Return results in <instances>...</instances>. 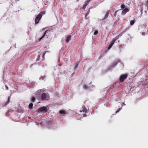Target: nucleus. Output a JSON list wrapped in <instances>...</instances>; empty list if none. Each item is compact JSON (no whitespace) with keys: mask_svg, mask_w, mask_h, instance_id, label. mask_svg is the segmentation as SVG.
<instances>
[{"mask_svg":"<svg viewBox=\"0 0 148 148\" xmlns=\"http://www.w3.org/2000/svg\"><path fill=\"white\" fill-rule=\"evenodd\" d=\"M110 12V10H108L107 12L106 13V14L105 15V17L106 18L107 17H108V14H109Z\"/></svg>","mask_w":148,"mask_h":148,"instance_id":"4468645a","label":"nucleus"},{"mask_svg":"<svg viewBox=\"0 0 148 148\" xmlns=\"http://www.w3.org/2000/svg\"><path fill=\"white\" fill-rule=\"evenodd\" d=\"M135 22L134 21L131 20L130 21V25H133Z\"/></svg>","mask_w":148,"mask_h":148,"instance_id":"2eb2a0df","label":"nucleus"},{"mask_svg":"<svg viewBox=\"0 0 148 148\" xmlns=\"http://www.w3.org/2000/svg\"><path fill=\"white\" fill-rule=\"evenodd\" d=\"M146 33L145 32H142V34L143 36H145V35Z\"/></svg>","mask_w":148,"mask_h":148,"instance_id":"b1692460","label":"nucleus"},{"mask_svg":"<svg viewBox=\"0 0 148 148\" xmlns=\"http://www.w3.org/2000/svg\"><path fill=\"white\" fill-rule=\"evenodd\" d=\"M44 90L42 89L38 90L36 92V97L38 98L41 97L42 100H48L47 99V94L44 93Z\"/></svg>","mask_w":148,"mask_h":148,"instance_id":"f257e3e1","label":"nucleus"},{"mask_svg":"<svg viewBox=\"0 0 148 148\" xmlns=\"http://www.w3.org/2000/svg\"><path fill=\"white\" fill-rule=\"evenodd\" d=\"M87 5V4H86L84 5V7H83V8L84 9L85 8H86V6Z\"/></svg>","mask_w":148,"mask_h":148,"instance_id":"4be33fe9","label":"nucleus"},{"mask_svg":"<svg viewBox=\"0 0 148 148\" xmlns=\"http://www.w3.org/2000/svg\"><path fill=\"white\" fill-rule=\"evenodd\" d=\"M87 116V115L85 113L84 114H83V116L84 117L86 116Z\"/></svg>","mask_w":148,"mask_h":148,"instance_id":"bb28decb","label":"nucleus"},{"mask_svg":"<svg viewBox=\"0 0 148 148\" xmlns=\"http://www.w3.org/2000/svg\"><path fill=\"white\" fill-rule=\"evenodd\" d=\"M47 30L44 31L43 29H42L40 32L39 34L40 37L38 38V40L40 41L45 36L46 34Z\"/></svg>","mask_w":148,"mask_h":148,"instance_id":"7ed1b4c3","label":"nucleus"},{"mask_svg":"<svg viewBox=\"0 0 148 148\" xmlns=\"http://www.w3.org/2000/svg\"><path fill=\"white\" fill-rule=\"evenodd\" d=\"M10 97H9L8 98V101L6 102L5 104V105L6 106L9 103L10 101Z\"/></svg>","mask_w":148,"mask_h":148,"instance_id":"9b49d317","label":"nucleus"},{"mask_svg":"<svg viewBox=\"0 0 148 148\" xmlns=\"http://www.w3.org/2000/svg\"><path fill=\"white\" fill-rule=\"evenodd\" d=\"M118 63V62H116V65Z\"/></svg>","mask_w":148,"mask_h":148,"instance_id":"2f4dec72","label":"nucleus"},{"mask_svg":"<svg viewBox=\"0 0 148 148\" xmlns=\"http://www.w3.org/2000/svg\"><path fill=\"white\" fill-rule=\"evenodd\" d=\"M125 7V6L124 4H122L121 6V7L122 8V9H124Z\"/></svg>","mask_w":148,"mask_h":148,"instance_id":"dca6fc26","label":"nucleus"},{"mask_svg":"<svg viewBox=\"0 0 148 148\" xmlns=\"http://www.w3.org/2000/svg\"><path fill=\"white\" fill-rule=\"evenodd\" d=\"M33 104L32 103H30L29 105V108L30 109L32 110L33 109Z\"/></svg>","mask_w":148,"mask_h":148,"instance_id":"1a4fd4ad","label":"nucleus"},{"mask_svg":"<svg viewBox=\"0 0 148 148\" xmlns=\"http://www.w3.org/2000/svg\"><path fill=\"white\" fill-rule=\"evenodd\" d=\"M98 33V31L97 30H96L94 32V34L95 35H97Z\"/></svg>","mask_w":148,"mask_h":148,"instance_id":"a211bd4d","label":"nucleus"},{"mask_svg":"<svg viewBox=\"0 0 148 148\" xmlns=\"http://www.w3.org/2000/svg\"><path fill=\"white\" fill-rule=\"evenodd\" d=\"M40 56L38 55V58L37 59V61H38L40 60Z\"/></svg>","mask_w":148,"mask_h":148,"instance_id":"412c9836","label":"nucleus"},{"mask_svg":"<svg viewBox=\"0 0 148 148\" xmlns=\"http://www.w3.org/2000/svg\"><path fill=\"white\" fill-rule=\"evenodd\" d=\"M147 32L148 33V30H147Z\"/></svg>","mask_w":148,"mask_h":148,"instance_id":"473e14b6","label":"nucleus"},{"mask_svg":"<svg viewBox=\"0 0 148 148\" xmlns=\"http://www.w3.org/2000/svg\"><path fill=\"white\" fill-rule=\"evenodd\" d=\"M80 112H87V110L86 108L85 107H84L83 108V109L82 110V111L81 110Z\"/></svg>","mask_w":148,"mask_h":148,"instance_id":"9d476101","label":"nucleus"},{"mask_svg":"<svg viewBox=\"0 0 148 148\" xmlns=\"http://www.w3.org/2000/svg\"><path fill=\"white\" fill-rule=\"evenodd\" d=\"M120 110H121V109H120V108H119V109L118 110L119 111H120Z\"/></svg>","mask_w":148,"mask_h":148,"instance_id":"7c9ffc66","label":"nucleus"},{"mask_svg":"<svg viewBox=\"0 0 148 148\" xmlns=\"http://www.w3.org/2000/svg\"><path fill=\"white\" fill-rule=\"evenodd\" d=\"M129 11V9L128 8H125L121 12V14L122 15L125 14Z\"/></svg>","mask_w":148,"mask_h":148,"instance_id":"0eeeda50","label":"nucleus"},{"mask_svg":"<svg viewBox=\"0 0 148 148\" xmlns=\"http://www.w3.org/2000/svg\"><path fill=\"white\" fill-rule=\"evenodd\" d=\"M35 97H32V102H34L35 101Z\"/></svg>","mask_w":148,"mask_h":148,"instance_id":"6ab92c4d","label":"nucleus"},{"mask_svg":"<svg viewBox=\"0 0 148 148\" xmlns=\"http://www.w3.org/2000/svg\"><path fill=\"white\" fill-rule=\"evenodd\" d=\"M45 13V11H42L37 16L35 20V24H38L41 19L42 16Z\"/></svg>","mask_w":148,"mask_h":148,"instance_id":"f03ea898","label":"nucleus"},{"mask_svg":"<svg viewBox=\"0 0 148 148\" xmlns=\"http://www.w3.org/2000/svg\"><path fill=\"white\" fill-rule=\"evenodd\" d=\"M12 110L11 109L8 110V112H6V115L8 116V113L9 112H12Z\"/></svg>","mask_w":148,"mask_h":148,"instance_id":"f3484780","label":"nucleus"},{"mask_svg":"<svg viewBox=\"0 0 148 148\" xmlns=\"http://www.w3.org/2000/svg\"><path fill=\"white\" fill-rule=\"evenodd\" d=\"M89 13H90V10H88V11L86 12V14H85V18L86 19H87L88 18V17H87V16L89 14Z\"/></svg>","mask_w":148,"mask_h":148,"instance_id":"ddd939ff","label":"nucleus"},{"mask_svg":"<svg viewBox=\"0 0 148 148\" xmlns=\"http://www.w3.org/2000/svg\"><path fill=\"white\" fill-rule=\"evenodd\" d=\"M118 38L117 37H115L114 38L111 42L110 43V45H109V47H108V49H110L114 44V43L117 40V39Z\"/></svg>","mask_w":148,"mask_h":148,"instance_id":"39448f33","label":"nucleus"},{"mask_svg":"<svg viewBox=\"0 0 148 148\" xmlns=\"http://www.w3.org/2000/svg\"><path fill=\"white\" fill-rule=\"evenodd\" d=\"M146 6L148 8V0L146 2Z\"/></svg>","mask_w":148,"mask_h":148,"instance_id":"393cba45","label":"nucleus"},{"mask_svg":"<svg viewBox=\"0 0 148 148\" xmlns=\"http://www.w3.org/2000/svg\"><path fill=\"white\" fill-rule=\"evenodd\" d=\"M118 10L116 11L114 14V16H116V14L117 13V12H118Z\"/></svg>","mask_w":148,"mask_h":148,"instance_id":"a878e982","label":"nucleus"},{"mask_svg":"<svg viewBox=\"0 0 148 148\" xmlns=\"http://www.w3.org/2000/svg\"><path fill=\"white\" fill-rule=\"evenodd\" d=\"M59 113L60 114H66V112L64 110H60L59 111Z\"/></svg>","mask_w":148,"mask_h":148,"instance_id":"f8f14e48","label":"nucleus"},{"mask_svg":"<svg viewBox=\"0 0 148 148\" xmlns=\"http://www.w3.org/2000/svg\"><path fill=\"white\" fill-rule=\"evenodd\" d=\"M45 53H46V52L45 53H43L42 56V58H43V60H44L45 59L44 56H45Z\"/></svg>","mask_w":148,"mask_h":148,"instance_id":"aec40b11","label":"nucleus"},{"mask_svg":"<svg viewBox=\"0 0 148 148\" xmlns=\"http://www.w3.org/2000/svg\"><path fill=\"white\" fill-rule=\"evenodd\" d=\"M119 111L117 110L116 112V113H117V112H119Z\"/></svg>","mask_w":148,"mask_h":148,"instance_id":"c756f323","label":"nucleus"},{"mask_svg":"<svg viewBox=\"0 0 148 148\" xmlns=\"http://www.w3.org/2000/svg\"><path fill=\"white\" fill-rule=\"evenodd\" d=\"M39 111L40 112H46L47 110V108L46 107L43 106L39 108L38 109Z\"/></svg>","mask_w":148,"mask_h":148,"instance_id":"423d86ee","label":"nucleus"},{"mask_svg":"<svg viewBox=\"0 0 148 148\" xmlns=\"http://www.w3.org/2000/svg\"><path fill=\"white\" fill-rule=\"evenodd\" d=\"M71 35L68 36L66 38V39L65 40L66 42L67 43L68 42L69 40L71 39Z\"/></svg>","mask_w":148,"mask_h":148,"instance_id":"6e6552de","label":"nucleus"},{"mask_svg":"<svg viewBox=\"0 0 148 148\" xmlns=\"http://www.w3.org/2000/svg\"><path fill=\"white\" fill-rule=\"evenodd\" d=\"M5 87L6 88V89L7 90H8V86L7 85H5Z\"/></svg>","mask_w":148,"mask_h":148,"instance_id":"5701e85b","label":"nucleus"},{"mask_svg":"<svg viewBox=\"0 0 148 148\" xmlns=\"http://www.w3.org/2000/svg\"><path fill=\"white\" fill-rule=\"evenodd\" d=\"M128 76L127 73H125L121 75L119 77V80L120 82H123Z\"/></svg>","mask_w":148,"mask_h":148,"instance_id":"20e7f679","label":"nucleus"},{"mask_svg":"<svg viewBox=\"0 0 148 148\" xmlns=\"http://www.w3.org/2000/svg\"><path fill=\"white\" fill-rule=\"evenodd\" d=\"M41 78H42V79H44V76H41L40 77Z\"/></svg>","mask_w":148,"mask_h":148,"instance_id":"cd10ccee","label":"nucleus"},{"mask_svg":"<svg viewBox=\"0 0 148 148\" xmlns=\"http://www.w3.org/2000/svg\"><path fill=\"white\" fill-rule=\"evenodd\" d=\"M123 105L125 106L126 105L124 103H123Z\"/></svg>","mask_w":148,"mask_h":148,"instance_id":"c85d7f7f","label":"nucleus"}]
</instances>
